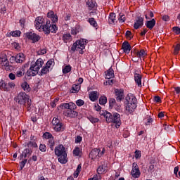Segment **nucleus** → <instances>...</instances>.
<instances>
[{
    "label": "nucleus",
    "mask_w": 180,
    "mask_h": 180,
    "mask_svg": "<svg viewBox=\"0 0 180 180\" xmlns=\"http://www.w3.org/2000/svg\"><path fill=\"white\" fill-rule=\"evenodd\" d=\"M54 146H56V141H54V137L48 139V146L50 148L51 151L54 150Z\"/></svg>",
    "instance_id": "34"
},
{
    "label": "nucleus",
    "mask_w": 180,
    "mask_h": 180,
    "mask_svg": "<svg viewBox=\"0 0 180 180\" xmlns=\"http://www.w3.org/2000/svg\"><path fill=\"white\" fill-rule=\"evenodd\" d=\"M64 116H66L67 117H77L78 116V112L74 110H66L63 112Z\"/></svg>",
    "instance_id": "14"
},
{
    "label": "nucleus",
    "mask_w": 180,
    "mask_h": 180,
    "mask_svg": "<svg viewBox=\"0 0 180 180\" xmlns=\"http://www.w3.org/2000/svg\"><path fill=\"white\" fill-rule=\"evenodd\" d=\"M105 74L106 79H111V78H113L115 77V71H113V69H112V68L105 71Z\"/></svg>",
    "instance_id": "21"
},
{
    "label": "nucleus",
    "mask_w": 180,
    "mask_h": 180,
    "mask_svg": "<svg viewBox=\"0 0 180 180\" xmlns=\"http://www.w3.org/2000/svg\"><path fill=\"white\" fill-rule=\"evenodd\" d=\"M43 138L46 139V140H50V139H53V134H51L50 132H45L43 134Z\"/></svg>",
    "instance_id": "49"
},
{
    "label": "nucleus",
    "mask_w": 180,
    "mask_h": 180,
    "mask_svg": "<svg viewBox=\"0 0 180 180\" xmlns=\"http://www.w3.org/2000/svg\"><path fill=\"white\" fill-rule=\"evenodd\" d=\"M26 162H27V159H25L20 162V169H23V168H25V165H26Z\"/></svg>",
    "instance_id": "60"
},
{
    "label": "nucleus",
    "mask_w": 180,
    "mask_h": 180,
    "mask_svg": "<svg viewBox=\"0 0 180 180\" xmlns=\"http://www.w3.org/2000/svg\"><path fill=\"white\" fill-rule=\"evenodd\" d=\"M72 51H76V50H81V46L78 42H75L71 48Z\"/></svg>",
    "instance_id": "44"
},
{
    "label": "nucleus",
    "mask_w": 180,
    "mask_h": 180,
    "mask_svg": "<svg viewBox=\"0 0 180 180\" xmlns=\"http://www.w3.org/2000/svg\"><path fill=\"white\" fill-rule=\"evenodd\" d=\"M41 30L44 32L45 34H50L51 33H57V30H58V27L57 25L52 24L50 20H47L46 22L41 27Z\"/></svg>",
    "instance_id": "5"
},
{
    "label": "nucleus",
    "mask_w": 180,
    "mask_h": 180,
    "mask_svg": "<svg viewBox=\"0 0 180 180\" xmlns=\"http://www.w3.org/2000/svg\"><path fill=\"white\" fill-rule=\"evenodd\" d=\"M148 16H150V18H154V13H153L152 11H148L146 12V14H145L146 19H150V18H148Z\"/></svg>",
    "instance_id": "54"
},
{
    "label": "nucleus",
    "mask_w": 180,
    "mask_h": 180,
    "mask_svg": "<svg viewBox=\"0 0 180 180\" xmlns=\"http://www.w3.org/2000/svg\"><path fill=\"white\" fill-rule=\"evenodd\" d=\"M58 101H60L59 98H55L52 102H51V106L52 108H56V106H57L56 103L58 102Z\"/></svg>",
    "instance_id": "57"
},
{
    "label": "nucleus",
    "mask_w": 180,
    "mask_h": 180,
    "mask_svg": "<svg viewBox=\"0 0 180 180\" xmlns=\"http://www.w3.org/2000/svg\"><path fill=\"white\" fill-rule=\"evenodd\" d=\"M0 89H1V91H8L9 88H8V83H6L5 81L1 80L0 82Z\"/></svg>",
    "instance_id": "33"
},
{
    "label": "nucleus",
    "mask_w": 180,
    "mask_h": 180,
    "mask_svg": "<svg viewBox=\"0 0 180 180\" xmlns=\"http://www.w3.org/2000/svg\"><path fill=\"white\" fill-rule=\"evenodd\" d=\"M122 49L124 53H126V54H129V53H130V51L131 50V46H130V44H129L128 41H124L122 45Z\"/></svg>",
    "instance_id": "17"
},
{
    "label": "nucleus",
    "mask_w": 180,
    "mask_h": 180,
    "mask_svg": "<svg viewBox=\"0 0 180 180\" xmlns=\"http://www.w3.org/2000/svg\"><path fill=\"white\" fill-rule=\"evenodd\" d=\"M143 25H144V20L142 18H139L134 24V29L137 30L139 29V27H143Z\"/></svg>",
    "instance_id": "23"
},
{
    "label": "nucleus",
    "mask_w": 180,
    "mask_h": 180,
    "mask_svg": "<svg viewBox=\"0 0 180 180\" xmlns=\"http://www.w3.org/2000/svg\"><path fill=\"white\" fill-rule=\"evenodd\" d=\"M127 103H131L134 105H137V98L136 96L131 94H129L126 97Z\"/></svg>",
    "instance_id": "16"
},
{
    "label": "nucleus",
    "mask_w": 180,
    "mask_h": 180,
    "mask_svg": "<svg viewBox=\"0 0 180 180\" xmlns=\"http://www.w3.org/2000/svg\"><path fill=\"white\" fill-rule=\"evenodd\" d=\"M117 21H116V13H110L108 17V23L110 25H115Z\"/></svg>",
    "instance_id": "25"
},
{
    "label": "nucleus",
    "mask_w": 180,
    "mask_h": 180,
    "mask_svg": "<svg viewBox=\"0 0 180 180\" xmlns=\"http://www.w3.org/2000/svg\"><path fill=\"white\" fill-rule=\"evenodd\" d=\"M52 124L55 131H64L65 130V126L57 117H53Z\"/></svg>",
    "instance_id": "6"
},
{
    "label": "nucleus",
    "mask_w": 180,
    "mask_h": 180,
    "mask_svg": "<svg viewBox=\"0 0 180 180\" xmlns=\"http://www.w3.org/2000/svg\"><path fill=\"white\" fill-rule=\"evenodd\" d=\"M173 32L176 33V34H179L180 33V28L179 27H173Z\"/></svg>",
    "instance_id": "62"
},
{
    "label": "nucleus",
    "mask_w": 180,
    "mask_h": 180,
    "mask_svg": "<svg viewBox=\"0 0 180 180\" xmlns=\"http://www.w3.org/2000/svg\"><path fill=\"white\" fill-rule=\"evenodd\" d=\"M30 96L27 95L25 92H20L15 98L14 101L18 105H26L27 110H30V106L32 105V100H30Z\"/></svg>",
    "instance_id": "2"
},
{
    "label": "nucleus",
    "mask_w": 180,
    "mask_h": 180,
    "mask_svg": "<svg viewBox=\"0 0 180 180\" xmlns=\"http://www.w3.org/2000/svg\"><path fill=\"white\" fill-rule=\"evenodd\" d=\"M55 155L58 157V161L60 164H67V150L63 144H60L55 147Z\"/></svg>",
    "instance_id": "3"
},
{
    "label": "nucleus",
    "mask_w": 180,
    "mask_h": 180,
    "mask_svg": "<svg viewBox=\"0 0 180 180\" xmlns=\"http://www.w3.org/2000/svg\"><path fill=\"white\" fill-rule=\"evenodd\" d=\"M46 16L47 18H49V19H51L52 22L51 23L53 25H56L55 23H57V22H58V15L53 11H50L49 12H48Z\"/></svg>",
    "instance_id": "12"
},
{
    "label": "nucleus",
    "mask_w": 180,
    "mask_h": 180,
    "mask_svg": "<svg viewBox=\"0 0 180 180\" xmlns=\"http://www.w3.org/2000/svg\"><path fill=\"white\" fill-rule=\"evenodd\" d=\"M33 153V150L29 149V148H25L21 155V158H26V157H30L32 153Z\"/></svg>",
    "instance_id": "24"
},
{
    "label": "nucleus",
    "mask_w": 180,
    "mask_h": 180,
    "mask_svg": "<svg viewBox=\"0 0 180 180\" xmlns=\"http://www.w3.org/2000/svg\"><path fill=\"white\" fill-rule=\"evenodd\" d=\"M145 25L149 30H153L154 29V26H155V20L152 19L150 20H148L146 22Z\"/></svg>",
    "instance_id": "20"
},
{
    "label": "nucleus",
    "mask_w": 180,
    "mask_h": 180,
    "mask_svg": "<svg viewBox=\"0 0 180 180\" xmlns=\"http://www.w3.org/2000/svg\"><path fill=\"white\" fill-rule=\"evenodd\" d=\"M136 108H137V104L127 103L125 104V113H127V115H131V113L134 112Z\"/></svg>",
    "instance_id": "11"
},
{
    "label": "nucleus",
    "mask_w": 180,
    "mask_h": 180,
    "mask_svg": "<svg viewBox=\"0 0 180 180\" xmlns=\"http://www.w3.org/2000/svg\"><path fill=\"white\" fill-rule=\"evenodd\" d=\"M62 39L64 43H70V41H72V37H71V34H63Z\"/></svg>",
    "instance_id": "32"
},
{
    "label": "nucleus",
    "mask_w": 180,
    "mask_h": 180,
    "mask_svg": "<svg viewBox=\"0 0 180 180\" xmlns=\"http://www.w3.org/2000/svg\"><path fill=\"white\" fill-rule=\"evenodd\" d=\"M79 33V28L78 27H76L75 28H72L71 30V34H73L74 36L78 34Z\"/></svg>",
    "instance_id": "52"
},
{
    "label": "nucleus",
    "mask_w": 180,
    "mask_h": 180,
    "mask_svg": "<svg viewBox=\"0 0 180 180\" xmlns=\"http://www.w3.org/2000/svg\"><path fill=\"white\" fill-rule=\"evenodd\" d=\"M15 63H18V64H22L23 61L25 60V54L20 53H18L15 57Z\"/></svg>",
    "instance_id": "18"
},
{
    "label": "nucleus",
    "mask_w": 180,
    "mask_h": 180,
    "mask_svg": "<svg viewBox=\"0 0 180 180\" xmlns=\"http://www.w3.org/2000/svg\"><path fill=\"white\" fill-rule=\"evenodd\" d=\"M11 47L15 50H20V44H19L18 42H13L11 44Z\"/></svg>",
    "instance_id": "48"
},
{
    "label": "nucleus",
    "mask_w": 180,
    "mask_h": 180,
    "mask_svg": "<svg viewBox=\"0 0 180 180\" xmlns=\"http://www.w3.org/2000/svg\"><path fill=\"white\" fill-rule=\"evenodd\" d=\"M45 22L46 20L43 17H37L34 21V26L37 30H39V32H41V27H43Z\"/></svg>",
    "instance_id": "9"
},
{
    "label": "nucleus",
    "mask_w": 180,
    "mask_h": 180,
    "mask_svg": "<svg viewBox=\"0 0 180 180\" xmlns=\"http://www.w3.org/2000/svg\"><path fill=\"white\" fill-rule=\"evenodd\" d=\"M141 75L139 73L134 74V81L139 88H141Z\"/></svg>",
    "instance_id": "28"
},
{
    "label": "nucleus",
    "mask_w": 180,
    "mask_h": 180,
    "mask_svg": "<svg viewBox=\"0 0 180 180\" xmlns=\"http://www.w3.org/2000/svg\"><path fill=\"white\" fill-rule=\"evenodd\" d=\"M8 78H9L10 79H11L12 81H13V80L16 79V75H15V74H13V73H10V74L8 75Z\"/></svg>",
    "instance_id": "63"
},
{
    "label": "nucleus",
    "mask_w": 180,
    "mask_h": 180,
    "mask_svg": "<svg viewBox=\"0 0 180 180\" xmlns=\"http://www.w3.org/2000/svg\"><path fill=\"white\" fill-rule=\"evenodd\" d=\"M134 154H135L136 160H139V159L141 158V151L136 150L135 151Z\"/></svg>",
    "instance_id": "58"
},
{
    "label": "nucleus",
    "mask_w": 180,
    "mask_h": 180,
    "mask_svg": "<svg viewBox=\"0 0 180 180\" xmlns=\"http://www.w3.org/2000/svg\"><path fill=\"white\" fill-rule=\"evenodd\" d=\"M74 157H79L82 155V150L79 147H75L73 150Z\"/></svg>",
    "instance_id": "37"
},
{
    "label": "nucleus",
    "mask_w": 180,
    "mask_h": 180,
    "mask_svg": "<svg viewBox=\"0 0 180 180\" xmlns=\"http://www.w3.org/2000/svg\"><path fill=\"white\" fill-rule=\"evenodd\" d=\"M25 37L28 39V40H31L32 43H37L39 40H40L41 37L39 34L33 32H28L25 34Z\"/></svg>",
    "instance_id": "8"
},
{
    "label": "nucleus",
    "mask_w": 180,
    "mask_h": 180,
    "mask_svg": "<svg viewBox=\"0 0 180 180\" xmlns=\"http://www.w3.org/2000/svg\"><path fill=\"white\" fill-rule=\"evenodd\" d=\"M72 70V67L71 65H68L63 67V74H68V72H71V70Z\"/></svg>",
    "instance_id": "39"
},
{
    "label": "nucleus",
    "mask_w": 180,
    "mask_h": 180,
    "mask_svg": "<svg viewBox=\"0 0 180 180\" xmlns=\"http://www.w3.org/2000/svg\"><path fill=\"white\" fill-rule=\"evenodd\" d=\"M118 22H119V23H124V22H126V15H124V14L120 13L119 14V17H118Z\"/></svg>",
    "instance_id": "43"
},
{
    "label": "nucleus",
    "mask_w": 180,
    "mask_h": 180,
    "mask_svg": "<svg viewBox=\"0 0 180 180\" xmlns=\"http://www.w3.org/2000/svg\"><path fill=\"white\" fill-rule=\"evenodd\" d=\"M86 4L89 9H94L96 6V1L95 0H87Z\"/></svg>",
    "instance_id": "35"
},
{
    "label": "nucleus",
    "mask_w": 180,
    "mask_h": 180,
    "mask_svg": "<svg viewBox=\"0 0 180 180\" xmlns=\"http://www.w3.org/2000/svg\"><path fill=\"white\" fill-rule=\"evenodd\" d=\"M81 89V85L73 84L71 89L70 90V94H78Z\"/></svg>",
    "instance_id": "27"
},
{
    "label": "nucleus",
    "mask_w": 180,
    "mask_h": 180,
    "mask_svg": "<svg viewBox=\"0 0 180 180\" xmlns=\"http://www.w3.org/2000/svg\"><path fill=\"white\" fill-rule=\"evenodd\" d=\"M179 51H180V44H177L176 45V46L174 47V51H173V54L174 56H176L178 54H179Z\"/></svg>",
    "instance_id": "47"
},
{
    "label": "nucleus",
    "mask_w": 180,
    "mask_h": 180,
    "mask_svg": "<svg viewBox=\"0 0 180 180\" xmlns=\"http://www.w3.org/2000/svg\"><path fill=\"white\" fill-rule=\"evenodd\" d=\"M131 175L132 178H140L141 175V172H140V169L139 168V165L137 163L134 162L132 164V169L131 171Z\"/></svg>",
    "instance_id": "7"
},
{
    "label": "nucleus",
    "mask_w": 180,
    "mask_h": 180,
    "mask_svg": "<svg viewBox=\"0 0 180 180\" xmlns=\"http://www.w3.org/2000/svg\"><path fill=\"white\" fill-rule=\"evenodd\" d=\"M88 22L93 27H98V22H96V20H95V18H89Z\"/></svg>",
    "instance_id": "40"
},
{
    "label": "nucleus",
    "mask_w": 180,
    "mask_h": 180,
    "mask_svg": "<svg viewBox=\"0 0 180 180\" xmlns=\"http://www.w3.org/2000/svg\"><path fill=\"white\" fill-rule=\"evenodd\" d=\"M179 171V167L176 166L174 169V174L176 176V178H178V172Z\"/></svg>",
    "instance_id": "61"
},
{
    "label": "nucleus",
    "mask_w": 180,
    "mask_h": 180,
    "mask_svg": "<svg viewBox=\"0 0 180 180\" xmlns=\"http://www.w3.org/2000/svg\"><path fill=\"white\" fill-rule=\"evenodd\" d=\"M101 174H96L94 176L91 180H101Z\"/></svg>",
    "instance_id": "64"
},
{
    "label": "nucleus",
    "mask_w": 180,
    "mask_h": 180,
    "mask_svg": "<svg viewBox=\"0 0 180 180\" xmlns=\"http://www.w3.org/2000/svg\"><path fill=\"white\" fill-rule=\"evenodd\" d=\"M89 98L91 102H95V101H98L99 98V93H98V91H91L89 94Z\"/></svg>",
    "instance_id": "19"
},
{
    "label": "nucleus",
    "mask_w": 180,
    "mask_h": 180,
    "mask_svg": "<svg viewBox=\"0 0 180 180\" xmlns=\"http://www.w3.org/2000/svg\"><path fill=\"white\" fill-rule=\"evenodd\" d=\"M77 109V104L74 103L73 102L69 103V110H75Z\"/></svg>",
    "instance_id": "51"
},
{
    "label": "nucleus",
    "mask_w": 180,
    "mask_h": 180,
    "mask_svg": "<svg viewBox=\"0 0 180 180\" xmlns=\"http://www.w3.org/2000/svg\"><path fill=\"white\" fill-rule=\"evenodd\" d=\"M21 88L25 92H30V91H32L30 85H29V83L27 82H24L21 84Z\"/></svg>",
    "instance_id": "30"
},
{
    "label": "nucleus",
    "mask_w": 180,
    "mask_h": 180,
    "mask_svg": "<svg viewBox=\"0 0 180 180\" xmlns=\"http://www.w3.org/2000/svg\"><path fill=\"white\" fill-rule=\"evenodd\" d=\"M107 172H108V167H106L104 165L99 166L97 169V172L98 175H101L102 174H106Z\"/></svg>",
    "instance_id": "29"
},
{
    "label": "nucleus",
    "mask_w": 180,
    "mask_h": 180,
    "mask_svg": "<svg viewBox=\"0 0 180 180\" xmlns=\"http://www.w3.org/2000/svg\"><path fill=\"white\" fill-rule=\"evenodd\" d=\"M45 65L47 68H49L50 70L51 68V67H53V65H54V60H48Z\"/></svg>",
    "instance_id": "50"
},
{
    "label": "nucleus",
    "mask_w": 180,
    "mask_h": 180,
    "mask_svg": "<svg viewBox=\"0 0 180 180\" xmlns=\"http://www.w3.org/2000/svg\"><path fill=\"white\" fill-rule=\"evenodd\" d=\"M20 33H21L20 31H18V30L10 32L6 34V37H11V36L13 37H20Z\"/></svg>",
    "instance_id": "31"
},
{
    "label": "nucleus",
    "mask_w": 180,
    "mask_h": 180,
    "mask_svg": "<svg viewBox=\"0 0 180 180\" xmlns=\"http://www.w3.org/2000/svg\"><path fill=\"white\" fill-rule=\"evenodd\" d=\"M110 108H115L117 112H120V105L117 106L116 108V100L113 98L109 99Z\"/></svg>",
    "instance_id": "22"
},
{
    "label": "nucleus",
    "mask_w": 180,
    "mask_h": 180,
    "mask_svg": "<svg viewBox=\"0 0 180 180\" xmlns=\"http://www.w3.org/2000/svg\"><path fill=\"white\" fill-rule=\"evenodd\" d=\"M0 65L2 68L9 67V60H8L6 55H3L2 57H0Z\"/></svg>",
    "instance_id": "15"
},
{
    "label": "nucleus",
    "mask_w": 180,
    "mask_h": 180,
    "mask_svg": "<svg viewBox=\"0 0 180 180\" xmlns=\"http://www.w3.org/2000/svg\"><path fill=\"white\" fill-rule=\"evenodd\" d=\"M103 116L107 123H114L116 129L120 127L122 121L120 120V115L119 113L115 112L112 115L110 112L106 111L104 112Z\"/></svg>",
    "instance_id": "1"
},
{
    "label": "nucleus",
    "mask_w": 180,
    "mask_h": 180,
    "mask_svg": "<svg viewBox=\"0 0 180 180\" xmlns=\"http://www.w3.org/2000/svg\"><path fill=\"white\" fill-rule=\"evenodd\" d=\"M100 153H101V149L94 148L89 153V158H91V160L100 158L101 157Z\"/></svg>",
    "instance_id": "13"
},
{
    "label": "nucleus",
    "mask_w": 180,
    "mask_h": 180,
    "mask_svg": "<svg viewBox=\"0 0 180 180\" xmlns=\"http://www.w3.org/2000/svg\"><path fill=\"white\" fill-rule=\"evenodd\" d=\"M76 105L77 106H79V107L84 106V105H85V101H84V100L82 99H79L76 101Z\"/></svg>",
    "instance_id": "55"
},
{
    "label": "nucleus",
    "mask_w": 180,
    "mask_h": 180,
    "mask_svg": "<svg viewBox=\"0 0 180 180\" xmlns=\"http://www.w3.org/2000/svg\"><path fill=\"white\" fill-rule=\"evenodd\" d=\"M43 65H44V60L42 58L37 59L35 63H32L30 69L27 70V74L32 77L37 75Z\"/></svg>",
    "instance_id": "4"
},
{
    "label": "nucleus",
    "mask_w": 180,
    "mask_h": 180,
    "mask_svg": "<svg viewBox=\"0 0 180 180\" xmlns=\"http://www.w3.org/2000/svg\"><path fill=\"white\" fill-rule=\"evenodd\" d=\"M8 91L13 89L15 88V83L14 82H8Z\"/></svg>",
    "instance_id": "59"
},
{
    "label": "nucleus",
    "mask_w": 180,
    "mask_h": 180,
    "mask_svg": "<svg viewBox=\"0 0 180 180\" xmlns=\"http://www.w3.org/2000/svg\"><path fill=\"white\" fill-rule=\"evenodd\" d=\"M98 102L100 105H105L106 102H108V98H106L105 96H103L100 97Z\"/></svg>",
    "instance_id": "45"
},
{
    "label": "nucleus",
    "mask_w": 180,
    "mask_h": 180,
    "mask_svg": "<svg viewBox=\"0 0 180 180\" xmlns=\"http://www.w3.org/2000/svg\"><path fill=\"white\" fill-rule=\"evenodd\" d=\"M25 147H27V148L33 150V148H37V143L34 141H30L25 143Z\"/></svg>",
    "instance_id": "26"
},
{
    "label": "nucleus",
    "mask_w": 180,
    "mask_h": 180,
    "mask_svg": "<svg viewBox=\"0 0 180 180\" xmlns=\"http://www.w3.org/2000/svg\"><path fill=\"white\" fill-rule=\"evenodd\" d=\"M76 43L80 45V50H84L85 49V45L88 42L86 41V39H79V41H77Z\"/></svg>",
    "instance_id": "38"
},
{
    "label": "nucleus",
    "mask_w": 180,
    "mask_h": 180,
    "mask_svg": "<svg viewBox=\"0 0 180 180\" xmlns=\"http://www.w3.org/2000/svg\"><path fill=\"white\" fill-rule=\"evenodd\" d=\"M62 109H67V110H70V103H63L60 105Z\"/></svg>",
    "instance_id": "53"
},
{
    "label": "nucleus",
    "mask_w": 180,
    "mask_h": 180,
    "mask_svg": "<svg viewBox=\"0 0 180 180\" xmlns=\"http://www.w3.org/2000/svg\"><path fill=\"white\" fill-rule=\"evenodd\" d=\"M39 150L40 151H41L42 153H46V151H47V147L46 146V145L41 143L39 145Z\"/></svg>",
    "instance_id": "56"
},
{
    "label": "nucleus",
    "mask_w": 180,
    "mask_h": 180,
    "mask_svg": "<svg viewBox=\"0 0 180 180\" xmlns=\"http://www.w3.org/2000/svg\"><path fill=\"white\" fill-rule=\"evenodd\" d=\"M50 72V69L47 68L46 65H44L41 70L40 75H46V74H49Z\"/></svg>",
    "instance_id": "42"
},
{
    "label": "nucleus",
    "mask_w": 180,
    "mask_h": 180,
    "mask_svg": "<svg viewBox=\"0 0 180 180\" xmlns=\"http://www.w3.org/2000/svg\"><path fill=\"white\" fill-rule=\"evenodd\" d=\"M87 119L91 122V123H98V122H99L98 118L93 117L92 115L88 116Z\"/></svg>",
    "instance_id": "46"
},
{
    "label": "nucleus",
    "mask_w": 180,
    "mask_h": 180,
    "mask_svg": "<svg viewBox=\"0 0 180 180\" xmlns=\"http://www.w3.org/2000/svg\"><path fill=\"white\" fill-rule=\"evenodd\" d=\"M25 75V69L20 68L15 72V76L18 77V78H21V77H23Z\"/></svg>",
    "instance_id": "41"
},
{
    "label": "nucleus",
    "mask_w": 180,
    "mask_h": 180,
    "mask_svg": "<svg viewBox=\"0 0 180 180\" xmlns=\"http://www.w3.org/2000/svg\"><path fill=\"white\" fill-rule=\"evenodd\" d=\"M136 57L138 58H144L146 56H147V53H146V51L144 49H141V51H137L136 53Z\"/></svg>",
    "instance_id": "36"
},
{
    "label": "nucleus",
    "mask_w": 180,
    "mask_h": 180,
    "mask_svg": "<svg viewBox=\"0 0 180 180\" xmlns=\"http://www.w3.org/2000/svg\"><path fill=\"white\" fill-rule=\"evenodd\" d=\"M115 95L117 102H122L124 99V91L122 89H115Z\"/></svg>",
    "instance_id": "10"
}]
</instances>
